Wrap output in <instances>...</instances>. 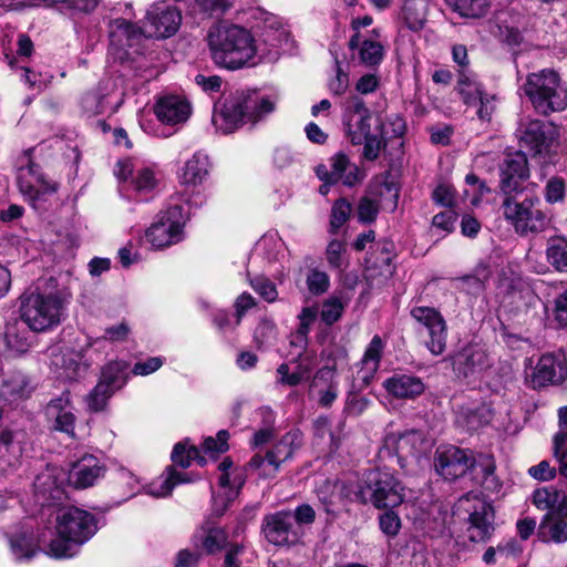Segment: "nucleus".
Returning <instances> with one entry per match:
<instances>
[{"instance_id":"obj_1","label":"nucleus","mask_w":567,"mask_h":567,"mask_svg":"<svg viewBox=\"0 0 567 567\" xmlns=\"http://www.w3.org/2000/svg\"><path fill=\"white\" fill-rule=\"evenodd\" d=\"M207 42L212 59L220 66L237 70L257 63L256 40L249 30L240 25L214 24L207 33Z\"/></svg>"},{"instance_id":"obj_2","label":"nucleus","mask_w":567,"mask_h":567,"mask_svg":"<svg viewBox=\"0 0 567 567\" xmlns=\"http://www.w3.org/2000/svg\"><path fill=\"white\" fill-rule=\"evenodd\" d=\"M275 102L256 92H236L218 102L212 122L217 131L229 134L244 123H257L274 112Z\"/></svg>"},{"instance_id":"obj_3","label":"nucleus","mask_w":567,"mask_h":567,"mask_svg":"<svg viewBox=\"0 0 567 567\" xmlns=\"http://www.w3.org/2000/svg\"><path fill=\"white\" fill-rule=\"evenodd\" d=\"M96 530L93 514L78 507L63 508L56 516L58 536L51 540L49 553L55 558L72 557Z\"/></svg>"},{"instance_id":"obj_4","label":"nucleus","mask_w":567,"mask_h":567,"mask_svg":"<svg viewBox=\"0 0 567 567\" xmlns=\"http://www.w3.org/2000/svg\"><path fill=\"white\" fill-rule=\"evenodd\" d=\"M522 90L539 115L548 116L567 107V86L555 70L529 73Z\"/></svg>"},{"instance_id":"obj_5","label":"nucleus","mask_w":567,"mask_h":567,"mask_svg":"<svg viewBox=\"0 0 567 567\" xmlns=\"http://www.w3.org/2000/svg\"><path fill=\"white\" fill-rule=\"evenodd\" d=\"M63 316V300L56 293L31 292L21 300V320L34 332H45L58 327Z\"/></svg>"},{"instance_id":"obj_6","label":"nucleus","mask_w":567,"mask_h":567,"mask_svg":"<svg viewBox=\"0 0 567 567\" xmlns=\"http://www.w3.org/2000/svg\"><path fill=\"white\" fill-rule=\"evenodd\" d=\"M538 197L517 199V195L504 197L501 209L504 218L514 227L517 234H538L550 225V218L542 209Z\"/></svg>"},{"instance_id":"obj_7","label":"nucleus","mask_w":567,"mask_h":567,"mask_svg":"<svg viewBox=\"0 0 567 567\" xmlns=\"http://www.w3.org/2000/svg\"><path fill=\"white\" fill-rule=\"evenodd\" d=\"M359 495L364 503L378 508H393L404 501V487L390 472L370 471L360 486Z\"/></svg>"},{"instance_id":"obj_8","label":"nucleus","mask_w":567,"mask_h":567,"mask_svg":"<svg viewBox=\"0 0 567 567\" xmlns=\"http://www.w3.org/2000/svg\"><path fill=\"white\" fill-rule=\"evenodd\" d=\"M186 220L183 206L172 205L158 213L155 221L146 229L145 239L156 249L176 245L184 238Z\"/></svg>"},{"instance_id":"obj_9","label":"nucleus","mask_w":567,"mask_h":567,"mask_svg":"<svg viewBox=\"0 0 567 567\" xmlns=\"http://www.w3.org/2000/svg\"><path fill=\"white\" fill-rule=\"evenodd\" d=\"M17 171L18 187L34 209H43L47 196L58 190V184L48 179L29 155H23Z\"/></svg>"},{"instance_id":"obj_10","label":"nucleus","mask_w":567,"mask_h":567,"mask_svg":"<svg viewBox=\"0 0 567 567\" xmlns=\"http://www.w3.org/2000/svg\"><path fill=\"white\" fill-rule=\"evenodd\" d=\"M516 135L519 145L534 156L549 155L559 137L558 130L553 123L530 118L520 122Z\"/></svg>"},{"instance_id":"obj_11","label":"nucleus","mask_w":567,"mask_h":567,"mask_svg":"<svg viewBox=\"0 0 567 567\" xmlns=\"http://www.w3.org/2000/svg\"><path fill=\"white\" fill-rule=\"evenodd\" d=\"M265 538L275 546H291L300 542L303 530L295 524L292 513L280 511L268 514L262 519Z\"/></svg>"},{"instance_id":"obj_12","label":"nucleus","mask_w":567,"mask_h":567,"mask_svg":"<svg viewBox=\"0 0 567 567\" xmlns=\"http://www.w3.org/2000/svg\"><path fill=\"white\" fill-rule=\"evenodd\" d=\"M410 315L426 330L429 339L425 346L429 351L434 355L442 354L446 349L447 326L441 312L432 307L416 306Z\"/></svg>"},{"instance_id":"obj_13","label":"nucleus","mask_w":567,"mask_h":567,"mask_svg":"<svg viewBox=\"0 0 567 567\" xmlns=\"http://www.w3.org/2000/svg\"><path fill=\"white\" fill-rule=\"evenodd\" d=\"M492 367V361L485 349L477 343L463 347L453 357V369L460 379L468 382L480 380Z\"/></svg>"},{"instance_id":"obj_14","label":"nucleus","mask_w":567,"mask_h":567,"mask_svg":"<svg viewBox=\"0 0 567 567\" xmlns=\"http://www.w3.org/2000/svg\"><path fill=\"white\" fill-rule=\"evenodd\" d=\"M44 416L51 430L70 437L75 436L76 415L70 391H63L60 395L52 398L44 408Z\"/></svg>"},{"instance_id":"obj_15","label":"nucleus","mask_w":567,"mask_h":567,"mask_svg":"<svg viewBox=\"0 0 567 567\" xmlns=\"http://www.w3.org/2000/svg\"><path fill=\"white\" fill-rule=\"evenodd\" d=\"M146 20L151 34L156 38H169L179 29L182 13L175 4L156 2L147 10Z\"/></svg>"},{"instance_id":"obj_16","label":"nucleus","mask_w":567,"mask_h":567,"mask_svg":"<svg viewBox=\"0 0 567 567\" xmlns=\"http://www.w3.org/2000/svg\"><path fill=\"white\" fill-rule=\"evenodd\" d=\"M527 157L523 152L509 154L501 166L499 186L505 197L523 192V183L528 178Z\"/></svg>"},{"instance_id":"obj_17","label":"nucleus","mask_w":567,"mask_h":567,"mask_svg":"<svg viewBox=\"0 0 567 567\" xmlns=\"http://www.w3.org/2000/svg\"><path fill=\"white\" fill-rule=\"evenodd\" d=\"M471 454L472 451L456 446L439 449L434 460L435 471L445 480L461 477L471 468Z\"/></svg>"},{"instance_id":"obj_18","label":"nucleus","mask_w":567,"mask_h":567,"mask_svg":"<svg viewBox=\"0 0 567 567\" xmlns=\"http://www.w3.org/2000/svg\"><path fill=\"white\" fill-rule=\"evenodd\" d=\"M495 514L491 504L477 501L468 516L466 535L472 543H486L495 532Z\"/></svg>"},{"instance_id":"obj_19","label":"nucleus","mask_w":567,"mask_h":567,"mask_svg":"<svg viewBox=\"0 0 567 567\" xmlns=\"http://www.w3.org/2000/svg\"><path fill=\"white\" fill-rule=\"evenodd\" d=\"M154 113L159 122L167 125L184 124L192 114L189 102L178 95H165L157 100Z\"/></svg>"},{"instance_id":"obj_20","label":"nucleus","mask_w":567,"mask_h":567,"mask_svg":"<svg viewBox=\"0 0 567 567\" xmlns=\"http://www.w3.org/2000/svg\"><path fill=\"white\" fill-rule=\"evenodd\" d=\"M385 391L395 399L414 400L425 391L420 377L408 373H394L383 382Z\"/></svg>"},{"instance_id":"obj_21","label":"nucleus","mask_w":567,"mask_h":567,"mask_svg":"<svg viewBox=\"0 0 567 567\" xmlns=\"http://www.w3.org/2000/svg\"><path fill=\"white\" fill-rule=\"evenodd\" d=\"M384 347V342L378 334H375L367 346L363 357L359 362L357 375L354 377V381L360 382V386H367L374 378L380 367Z\"/></svg>"},{"instance_id":"obj_22","label":"nucleus","mask_w":567,"mask_h":567,"mask_svg":"<svg viewBox=\"0 0 567 567\" xmlns=\"http://www.w3.org/2000/svg\"><path fill=\"white\" fill-rule=\"evenodd\" d=\"M142 39V29L136 24L122 18L111 21L110 42L113 48L127 53V50L138 45Z\"/></svg>"},{"instance_id":"obj_23","label":"nucleus","mask_w":567,"mask_h":567,"mask_svg":"<svg viewBox=\"0 0 567 567\" xmlns=\"http://www.w3.org/2000/svg\"><path fill=\"white\" fill-rule=\"evenodd\" d=\"M391 443L396 444L398 463L402 468L405 467V457L421 454L429 447L425 435L419 430L403 432L398 437L394 435L388 436L386 444Z\"/></svg>"},{"instance_id":"obj_24","label":"nucleus","mask_w":567,"mask_h":567,"mask_svg":"<svg viewBox=\"0 0 567 567\" xmlns=\"http://www.w3.org/2000/svg\"><path fill=\"white\" fill-rule=\"evenodd\" d=\"M35 385L32 380L20 371L10 373L1 383L0 398L10 403H17L31 396Z\"/></svg>"},{"instance_id":"obj_25","label":"nucleus","mask_w":567,"mask_h":567,"mask_svg":"<svg viewBox=\"0 0 567 567\" xmlns=\"http://www.w3.org/2000/svg\"><path fill=\"white\" fill-rule=\"evenodd\" d=\"M103 471L95 456L85 455L73 464L69 473V482L76 488H86L103 475Z\"/></svg>"},{"instance_id":"obj_26","label":"nucleus","mask_w":567,"mask_h":567,"mask_svg":"<svg viewBox=\"0 0 567 567\" xmlns=\"http://www.w3.org/2000/svg\"><path fill=\"white\" fill-rule=\"evenodd\" d=\"M566 378V369L558 363L554 355L544 354L539 358L530 377L533 388H542L549 383L563 382Z\"/></svg>"},{"instance_id":"obj_27","label":"nucleus","mask_w":567,"mask_h":567,"mask_svg":"<svg viewBox=\"0 0 567 567\" xmlns=\"http://www.w3.org/2000/svg\"><path fill=\"white\" fill-rule=\"evenodd\" d=\"M474 478L488 492H498L502 484L495 475V460L491 454H471V468Z\"/></svg>"},{"instance_id":"obj_28","label":"nucleus","mask_w":567,"mask_h":567,"mask_svg":"<svg viewBox=\"0 0 567 567\" xmlns=\"http://www.w3.org/2000/svg\"><path fill=\"white\" fill-rule=\"evenodd\" d=\"M28 442V433L22 429H4L0 433V452L8 465H16L21 458Z\"/></svg>"},{"instance_id":"obj_29","label":"nucleus","mask_w":567,"mask_h":567,"mask_svg":"<svg viewBox=\"0 0 567 567\" xmlns=\"http://www.w3.org/2000/svg\"><path fill=\"white\" fill-rule=\"evenodd\" d=\"M344 171H348V175L346 176L347 186H353L361 181L362 177L359 167L342 153H338L331 158L330 172L326 171L324 175H321V171L318 169V176L321 179H327L329 183H338Z\"/></svg>"},{"instance_id":"obj_30","label":"nucleus","mask_w":567,"mask_h":567,"mask_svg":"<svg viewBox=\"0 0 567 567\" xmlns=\"http://www.w3.org/2000/svg\"><path fill=\"white\" fill-rule=\"evenodd\" d=\"M112 86L109 82H101L96 87L85 92L80 100L82 112L87 116L104 113L109 107Z\"/></svg>"},{"instance_id":"obj_31","label":"nucleus","mask_w":567,"mask_h":567,"mask_svg":"<svg viewBox=\"0 0 567 567\" xmlns=\"http://www.w3.org/2000/svg\"><path fill=\"white\" fill-rule=\"evenodd\" d=\"M538 536L543 542L564 544L567 542V522L557 513L547 512L540 520Z\"/></svg>"},{"instance_id":"obj_32","label":"nucleus","mask_w":567,"mask_h":567,"mask_svg":"<svg viewBox=\"0 0 567 567\" xmlns=\"http://www.w3.org/2000/svg\"><path fill=\"white\" fill-rule=\"evenodd\" d=\"M312 388L318 389L319 404L329 408L338 396V382L332 368L323 367L317 371L312 383Z\"/></svg>"},{"instance_id":"obj_33","label":"nucleus","mask_w":567,"mask_h":567,"mask_svg":"<svg viewBox=\"0 0 567 567\" xmlns=\"http://www.w3.org/2000/svg\"><path fill=\"white\" fill-rule=\"evenodd\" d=\"M34 494L38 498V503L41 506L50 504L51 501H58L61 498L62 489L58 483L53 468H47L34 480Z\"/></svg>"},{"instance_id":"obj_34","label":"nucleus","mask_w":567,"mask_h":567,"mask_svg":"<svg viewBox=\"0 0 567 567\" xmlns=\"http://www.w3.org/2000/svg\"><path fill=\"white\" fill-rule=\"evenodd\" d=\"M208 156L203 153H195L182 168L179 182L186 186H197L202 184L208 175Z\"/></svg>"},{"instance_id":"obj_35","label":"nucleus","mask_w":567,"mask_h":567,"mask_svg":"<svg viewBox=\"0 0 567 567\" xmlns=\"http://www.w3.org/2000/svg\"><path fill=\"white\" fill-rule=\"evenodd\" d=\"M523 553L522 544L514 537L501 540L496 546H489L485 549L482 560L486 565H495L498 561L518 559Z\"/></svg>"},{"instance_id":"obj_36","label":"nucleus","mask_w":567,"mask_h":567,"mask_svg":"<svg viewBox=\"0 0 567 567\" xmlns=\"http://www.w3.org/2000/svg\"><path fill=\"white\" fill-rule=\"evenodd\" d=\"M186 482H189V480L183 473L169 466L158 480L147 486V494L154 497H166L172 493L174 486Z\"/></svg>"},{"instance_id":"obj_37","label":"nucleus","mask_w":567,"mask_h":567,"mask_svg":"<svg viewBox=\"0 0 567 567\" xmlns=\"http://www.w3.org/2000/svg\"><path fill=\"white\" fill-rule=\"evenodd\" d=\"M126 369L127 364L123 361L107 363L102 370L99 383L115 393L126 383Z\"/></svg>"},{"instance_id":"obj_38","label":"nucleus","mask_w":567,"mask_h":567,"mask_svg":"<svg viewBox=\"0 0 567 567\" xmlns=\"http://www.w3.org/2000/svg\"><path fill=\"white\" fill-rule=\"evenodd\" d=\"M546 258L549 265L559 272H567V239L551 237L547 241Z\"/></svg>"},{"instance_id":"obj_39","label":"nucleus","mask_w":567,"mask_h":567,"mask_svg":"<svg viewBox=\"0 0 567 567\" xmlns=\"http://www.w3.org/2000/svg\"><path fill=\"white\" fill-rule=\"evenodd\" d=\"M172 461L175 465L183 468L190 466L193 461H196L199 465L206 464V458L200 455L199 450L194 445L189 444L188 440L178 442L172 452Z\"/></svg>"},{"instance_id":"obj_40","label":"nucleus","mask_w":567,"mask_h":567,"mask_svg":"<svg viewBox=\"0 0 567 567\" xmlns=\"http://www.w3.org/2000/svg\"><path fill=\"white\" fill-rule=\"evenodd\" d=\"M457 85L464 103L468 106H476L477 99L485 92L475 75L466 71H460Z\"/></svg>"},{"instance_id":"obj_41","label":"nucleus","mask_w":567,"mask_h":567,"mask_svg":"<svg viewBox=\"0 0 567 567\" xmlns=\"http://www.w3.org/2000/svg\"><path fill=\"white\" fill-rule=\"evenodd\" d=\"M425 2L423 0H406L402 8V17L406 27L412 31L423 29L426 21Z\"/></svg>"},{"instance_id":"obj_42","label":"nucleus","mask_w":567,"mask_h":567,"mask_svg":"<svg viewBox=\"0 0 567 567\" xmlns=\"http://www.w3.org/2000/svg\"><path fill=\"white\" fill-rule=\"evenodd\" d=\"M299 445L300 432L290 431L281 437V440L274 446L272 450L268 452L281 464L292 456L295 449Z\"/></svg>"},{"instance_id":"obj_43","label":"nucleus","mask_w":567,"mask_h":567,"mask_svg":"<svg viewBox=\"0 0 567 567\" xmlns=\"http://www.w3.org/2000/svg\"><path fill=\"white\" fill-rule=\"evenodd\" d=\"M318 312L316 308L305 307L298 316L299 328L291 340V346L305 348L308 340V333L311 326L317 319Z\"/></svg>"},{"instance_id":"obj_44","label":"nucleus","mask_w":567,"mask_h":567,"mask_svg":"<svg viewBox=\"0 0 567 567\" xmlns=\"http://www.w3.org/2000/svg\"><path fill=\"white\" fill-rule=\"evenodd\" d=\"M10 547L17 559L31 558L35 554V542L31 532H20L10 538Z\"/></svg>"},{"instance_id":"obj_45","label":"nucleus","mask_w":567,"mask_h":567,"mask_svg":"<svg viewBox=\"0 0 567 567\" xmlns=\"http://www.w3.org/2000/svg\"><path fill=\"white\" fill-rule=\"evenodd\" d=\"M317 496L322 504L327 514L334 515V506L340 499V491L338 484L333 481L326 480L317 488Z\"/></svg>"},{"instance_id":"obj_46","label":"nucleus","mask_w":567,"mask_h":567,"mask_svg":"<svg viewBox=\"0 0 567 567\" xmlns=\"http://www.w3.org/2000/svg\"><path fill=\"white\" fill-rule=\"evenodd\" d=\"M447 2L454 11L466 18H480L488 8L487 0H447Z\"/></svg>"},{"instance_id":"obj_47","label":"nucleus","mask_w":567,"mask_h":567,"mask_svg":"<svg viewBox=\"0 0 567 567\" xmlns=\"http://www.w3.org/2000/svg\"><path fill=\"white\" fill-rule=\"evenodd\" d=\"M280 465L279 461H277L269 452H267L265 456L256 454L248 463V466L256 471L258 476L262 478L274 477Z\"/></svg>"},{"instance_id":"obj_48","label":"nucleus","mask_w":567,"mask_h":567,"mask_svg":"<svg viewBox=\"0 0 567 567\" xmlns=\"http://www.w3.org/2000/svg\"><path fill=\"white\" fill-rule=\"evenodd\" d=\"M326 259L331 269L342 271L348 266L346 244L338 239L330 240L326 248Z\"/></svg>"},{"instance_id":"obj_49","label":"nucleus","mask_w":567,"mask_h":567,"mask_svg":"<svg viewBox=\"0 0 567 567\" xmlns=\"http://www.w3.org/2000/svg\"><path fill=\"white\" fill-rule=\"evenodd\" d=\"M559 491L554 486L537 488L533 493L534 505L542 511L557 512Z\"/></svg>"},{"instance_id":"obj_50","label":"nucleus","mask_w":567,"mask_h":567,"mask_svg":"<svg viewBox=\"0 0 567 567\" xmlns=\"http://www.w3.org/2000/svg\"><path fill=\"white\" fill-rule=\"evenodd\" d=\"M196 538L200 539L203 548L208 553L213 554L224 548L227 543L226 533L218 527L203 530L200 535H196Z\"/></svg>"},{"instance_id":"obj_51","label":"nucleus","mask_w":567,"mask_h":567,"mask_svg":"<svg viewBox=\"0 0 567 567\" xmlns=\"http://www.w3.org/2000/svg\"><path fill=\"white\" fill-rule=\"evenodd\" d=\"M6 344L16 354L25 353L31 341L25 330L20 331L17 327H10L6 331Z\"/></svg>"},{"instance_id":"obj_52","label":"nucleus","mask_w":567,"mask_h":567,"mask_svg":"<svg viewBox=\"0 0 567 567\" xmlns=\"http://www.w3.org/2000/svg\"><path fill=\"white\" fill-rule=\"evenodd\" d=\"M352 207L351 204L344 199L339 198L334 202L331 208L330 216V233L337 234L338 230L346 224L351 214Z\"/></svg>"},{"instance_id":"obj_53","label":"nucleus","mask_w":567,"mask_h":567,"mask_svg":"<svg viewBox=\"0 0 567 567\" xmlns=\"http://www.w3.org/2000/svg\"><path fill=\"white\" fill-rule=\"evenodd\" d=\"M405 132L406 123L399 114H391L381 123V135L386 142L393 138H402Z\"/></svg>"},{"instance_id":"obj_54","label":"nucleus","mask_w":567,"mask_h":567,"mask_svg":"<svg viewBox=\"0 0 567 567\" xmlns=\"http://www.w3.org/2000/svg\"><path fill=\"white\" fill-rule=\"evenodd\" d=\"M383 47L381 43L364 40L359 49V56L363 64L368 66H373L379 64L383 59Z\"/></svg>"},{"instance_id":"obj_55","label":"nucleus","mask_w":567,"mask_h":567,"mask_svg":"<svg viewBox=\"0 0 567 567\" xmlns=\"http://www.w3.org/2000/svg\"><path fill=\"white\" fill-rule=\"evenodd\" d=\"M114 393L105 389L103 384H97L85 396V403L90 412H101L107 404V401Z\"/></svg>"},{"instance_id":"obj_56","label":"nucleus","mask_w":567,"mask_h":567,"mask_svg":"<svg viewBox=\"0 0 567 567\" xmlns=\"http://www.w3.org/2000/svg\"><path fill=\"white\" fill-rule=\"evenodd\" d=\"M306 284L311 295L320 296L328 291L330 279L327 272L312 268L307 274Z\"/></svg>"},{"instance_id":"obj_57","label":"nucleus","mask_w":567,"mask_h":567,"mask_svg":"<svg viewBox=\"0 0 567 567\" xmlns=\"http://www.w3.org/2000/svg\"><path fill=\"white\" fill-rule=\"evenodd\" d=\"M156 173L150 167L140 168L132 179L134 189L137 193H148L157 185Z\"/></svg>"},{"instance_id":"obj_58","label":"nucleus","mask_w":567,"mask_h":567,"mask_svg":"<svg viewBox=\"0 0 567 567\" xmlns=\"http://www.w3.org/2000/svg\"><path fill=\"white\" fill-rule=\"evenodd\" d=\"M355 130H353L352 124H348V136L351 140L353 145H358L362 143V138L371 135V114L359 116L358 121L354 124Z\"/></svg>"},{"instance_id":"obj_59","label":"nucleus","mask_w":567,"mask_h":567,"mask_svg":"<svg viewBox=\"0 0 567 567\" xmlns=\"http://www.w3.org/2000/svg\"><path fill=\"white\" fill-rule=\"evenodd\" d=\"M362 143H363V158L367 159V161H375L379 155H380V152L385 148L388 142L386 140L383 138V136L381 135V137L377 136V135H368L365 137L362 138Z\"/></svg>"},{"instance_id":"obj_60","label":"nucleus","mask_w":567,"mask_h":567,"mask_svg":"<svg viewBox=\"0 0 567 567\" xmlns=\"http://www.w3.org/2000/svg\"><path fill=\"white\" fill-rule=\"evenodd\" d=\"M343 312V305L338 298H330L323 302L321 309V320L327 324H332L339 320Z\"/></svg>"},{"instance_id":"obj_61","label":"nucleus","mask_w":567,"mask_h":567,"mask_svg":"<svg viewBox=\"0 0 567 567\" xmlns=\"http://www.w3.org/2000/svg\"><path fill=\"white\" fill-rule=\"evenodd\" d=\"M228 437H229L228 432L225 430H221L217 433L216 439H214L212 436L207 437L204 441L203 449L207 454H209L212 456L224 453L229 447L228 443H227Z\"/></svg>"},{"instance_id":"obj_62","label":"nucleus","mask_w":567,"mask_h":567,"mask_svg":"<svg viewBox=\"0 0 567 567\" xmlns=\"http://www.w3.org/2000/svg\"><path fill=\"white\" fill-rule=\"evenodd\" d=\"M489 411L485 406H480L475 410H470L465 414V426L470 431H476L477 429L489 423Z\"/></svg>"},{"instance_id":"obj_63","label":"nucleus","mask_w":567,"mask_h":567,"mask_svg":"<svg viewBox=\"0 0 567 567\" xmlns=\"http://www.w3.org/2000/svg\"><path fill=\"white\" fill-rule=\"evenodd\" d=\"M250 286L258 292L266 301L274 302L277 299L278 292L275 285L267 278L256 277L250 280Z\"/></svg>"},{"instance_id":"obj_64","label":"nucleus","mask_w":567,"mask_h":567,"mask_svg":"<svg viewBox=\"0 0 567 567\" xmlns=\"http://www.w3.org/2000/svg\"><path fill=\"white\" fill-rule=\"evenodd\" d=\"M553 318L560 328H567V287L555 299Z\"/></svg>"}]
</instances>
